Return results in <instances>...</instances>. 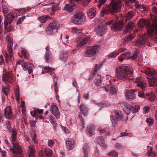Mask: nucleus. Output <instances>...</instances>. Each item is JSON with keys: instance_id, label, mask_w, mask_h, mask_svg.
<instances>
[{"instance_id": "1", "label": "nucleus", "mask_w": 157, "mask_h": 157, "mask_svg": "<svg viewBox=\"0 0 157 157\" xmlns=\"http://www.w3.org/2000/svg\"><path fill=\"white\" fill-rule=\"evenodd\" d=\"M116 78L117 81L129 80L133 75L132 70L128 66H120L116 68Z\"/></svg>"}, {"instance_id": "2", "label": "nucleus", "mask_w": 157, "mask_h": 157, "mask_svg": "<svg viewBox=\"0 0 157 157\" xmlns=\"http://www.w3.org/2000/svg\"><path fill=\"white\" fill-rule=\"evenodd\" d=\"M11 132L12 134L11 137V141L13 146L12 147H10V150L13 155L10 157H22L21 147L16 141V132L13 129L11 131Z\"/></svg>"}, {"instance_id": "3", "label": "nucleus", "mask_w": 157, "mask_h": 157, "mask_svg": "<svg viewBox=\"0 0 157 157\" xmlns=\"http://www.w3.org/2000/svg\"><path fill=\"white\" fill-rule=\"evenodd\" d=\"M152 10L154 14H151V19L152 21V25L147 21L144 20L140 21L143 25H147L148 32L150 35H152V33L154 31V29L156 32L157 31V8L155 6L153 7Z\"/></svg>"}, {"instance_id": "4", "label": "nucleus", "mask_w": 157, "mask_h": 157, "mask_svg": "<svg viewBox=\"0 0 157 157\" xmlns=\"http://www.w3.org/2000/svg\"><path fill=\"white\" fill-rule=\"evenodd\" d=\"M121 10V2L120 0L117 1L111 6H108L103 7L101 13V16L104 14H108L110 13L113 14Z\"/></svg>"}, {"instance_id": "5", "label": "nucleus", "mask_w": 157, "mask_h": 157, "mask_svg": "<svg viewBox=\"0 0 157 157\" xmlns=\"http://www.w3.org/2000/svg\"><path fill=\"white\" fill-rule=\"evenodd\" d=\"M144 26H146L147 32V25H144ZM154 31L152 33V35L150 34L149 33L147 32L148 34H144L140 36V37L137 39L134 43V44L136 46L138 47H141L144 46L147 43L148 40V37H153L155 36V37H156L157 31L156 32L155 29H154Z\"/></svg>"}, {"instance_id": "6", "label": "nucleus", "mask_w": 157, "mask_h": 157, "mask_svg": "<svg viewBox=\"0 0 157 157\" xmlns=\"http://www.w3.org/2000/svg\"><path fill=\"white\" fill-rule=\"evenodd\" d=\"M144 73L147 75V78L149 79L150 86H156L157 85V78L155 71L153 69L147 68Z\"/></svg>"}, {"instance_id": "7", "label": "nucleus", "mask_w": 157, "mask_h": 157, "mask_svg": "<svg viewBox=\"0 0 157 157\" xmlns=\"http://www.w3.org/2000/svg\"><path fill=\"white\" fill-rule=\"evenodd\" d=\"M14 16L13 13H9L8 15L5 17L4 21V29L5 33L11 32L12 28L10 25L11 23L13 21Z\"/></svg>"}, {"instance_id": "8", "label": "nucleus", "mask_w": 157, "mask_h": 157, "mask_svg": "<svg viewBox=\"0 0 157 157\" xmlns=\"http://www.w3.org/2000/svg\"><path fill=\"white\" fill-rule=\"evenodd\" d=\"M101 66V65H99L98 66L97 64H96L94 68V72L92 73L91 77L94 79V83L98 86H100L101 84V76L100 75L96 73Z\"/></svg>"}, {"instance_id": "9", "label": "nucleus", "mask_w": 157, "mask_h": 157, "mask_svg": "<svg viewBox=\"0 0 157 157\" xmlns=\"http://www.w3.org/2000/svg\"><path fill=\"white\" fill-rule=\"evenodd\" d=\"M59 24L56 21H54L50 23L46 29V34L48 35H51L55 34L57 32L59 28Z\"/></svg>"}, {"instance_id": "10", "label": "nucleus", "mask_w": 157, "mask_h": 157, "mask_svg": "<svg viewBox=\"0 0 157 157\" xmlns=\"http://www.w3.org/2000/svg\"><path fill=\"white\" fill-rule=\"evenodd\" d=\"M111 25V29L113 31H120L124 25L123 22L122 21H114V20H112L111 21L106 22L105 24V25Z\"/></svg>"}, {"instance_id": "11", "label": "nucleus", "mask_w": 157, "mask_h": 157, "mask_svg": "<svg viewBox=\"0 0 157 157\" xmlns=\"http://www.w3.org/2000/svg\"><path fill=\"white\" fill-rule=\"evenodd\" d=\"M115 115H111L110 118L113 125L115 127L118 124L119 122L123 121L124 116L121 111L118 110L115 111Z\"/></svg>"}, {"instance_id": "12", "label": "nucleus", "mask_w": 157, "mask_h": 157, "mask_svg": "<svg viewBox=\"0 0 157 157\" xmlns=\"http://www.w3.org/2000/svg\"><path fill=\"white\" fill-rule=\"evenodd\" d=\"M85 19L86 17L84 13H77L72 18L71 22L74 24L80 25L84 23Z\"/></svg>"}, {"instance_id": "13", "label": "nucleus", "mask_w": 157, "mask_h": 157, "mask_svg": "<svg viewBox=\"0 0 157 157\" xmlns=\"http://www.w3.org/2000/svg\"><path fill=\"white\" fill-rule=\"evenodd\" d=\"M99 45H95L93 47H89L87 48L83 54L84 56L87 57H90L97 53L100 49Z\"/></svg>"}, {"instance_id": "14", "label": "nucleus", "mask_w": 157, "mask_h": 157, "mask_svg": "<svg viewBox=\"0 0 157 157\" xmlns=\"http://www.w3.org/2000/svg\"><path fill=\"white\" fill-rule=\"evenodd\" d=\"M90 38V37L86 36L82 34L80 36L78 37L76 39V41L78 42L77 48L78 49H80L82 47L87 43Z\"/></svg>"}, {"instance_id": "15", "label": "nucleus", "mask_w": 157, "mask_h": 157, "mask_svg": "<svg viewBox=\"0 0 157 157\" xmlns=\"http://www.w3.org/2000/svg\"><path fill=\"white\" fill-rule=\"evenodd\" d=\"M2 80L5 84L12 83L13 81V75L11 72H5L2 75Z\"/></svg>"}, {"instance_id": "16", "label": "nucleus", "mask_w": 157, "mask_h": 157, "mask_svg": "<svg viewBox=\"0 0 157 157\" xmlns=\"http://www.w3.org/2000/svg\"><path fill=\"white\" fill-rule=\"evenodd\" d=\"M120 105L124 111L127 114L131 112L133 106L127 102L122 101L120 103Z\"/></svg>"}, {"instance_id": "17", "label": "nucleus", "mask_w": 157, "mask_h": 157, "mask_svg": "<svg viewBox=\"0 0 157 157\" xmlns=\"http://www.w3.org/2000/svg\"><path fill=\"white\" fill-rule=\"evenodd\" d=\"M50 111L56 118L59 119L60 118V113L56 103H53L52 104L50 107Z\"/></svg>"}, {"instance_id": "18", "label": "nucleus", "mask_w": 157, "mask_h": 157, "mask_svg": "<svg viewBox=\"0 0 157 157\" xmlns=\"http://www.w3.org/2000/svg\"><path fill=\"white\" fill-rule=\"evenodd\" d=\"M69 2L70 3L65 4L62 9L63 10L70 13L73 10L75 4L72 0H69Z\"/></svg>"}, {"instance_id": "19", "label": "nucleus", "mask_w": 157, "mask_h": 157, "mask_svg": "<svg viewBox=\"0 0 157 157\" xmlns=\"http://www.w3.org/2000/svg\"><path fill=\"white\" fill-rule=\"evenodd\" d=\"M65 142L66 147L68 150H72L75 147V142L74 139L68 138L66 140Z\"/></svg>"}, {"instance_id": "20", "label": "nucleus", "mask_w": 157, "mask_h": 157, "mask_svg": "<svg viewBox=\"0 0 157 157\" xmlns=\"http://www.w3.org/2000/svg\"><path fill=\"white\" fill-rule=\"evenodd\" d=\"M49 48L48 46L46 48V52L44 56L45 61L47 63H50L53 60L52 56Z\"/></svg>"}, {"instance_id": "21", "label": "nucleus", "mask_w": 157, "mask_h": 157, "mask_svg": "<svg viewBox=\"0 0 157 157\" xmlns=\"http://www.w3.org/2000/svg\"><path fill=\"white\" fill-rule=\"evenodd\" d=\"M23 69L25 71L28 70L29 74L33 72V65L30 63L25 62L21 64Z\"/></svg>"}, {"instance_id": "22", "label": "nucleus", "mask_w": 157, "mask_h": 157, "mask_svg": "<svg viewBox=\"0 0 157 157\" xmlns=\"http://www.w3.org/2000/svg\"><path fill=\"white\" fill-rule=\"evenodd\" d=\"M4 114L6 117L9 120H11L13 117L12 111L10 106H7L4 109Z\"/></svg>"}, {"instance_id": "23", "label": "nucleus", "mask_w": 157, "mask_h": 157, "mask_svg": "<svg viewBox=\"0 0 157 157\" xmlns=\"http://www.w3.org/2000/svg\"><path fill=\"white\" fill-rule=\"evenodd\" d=\"M68 56V52L67 51H62L60 52L59 59L64 62L67 61Z\"/></svg>"}, {"instance_id": "24", "label": "nucleus", "mask_w": 157, "mask_h": 157, "mask_svg": "<svg viewBox=\"0 0 157 157\" xmlns=\"http://www.w3.org/2000/svg\"><path fill=\"white\" fill-rule=\"evenodd\" d=\"M7 40L8 42V51L10 53L9 55L10 58H11L12 56V53L13 52V42L11 38L7 37Z\"/></svg>"}, {"instance_id": "25", "label": "nucleus", "mask_w": 157, "mask_h": 157, "mask_svg": "<svg viewBox=\"0 0 157 157\" xmlns=\"http://www.w3.org/2000/svg\"><path fill=\"white\" fill-rule=\"evenodd\" d=\"M125 96L128 100H133L136 98L134 91H133L132 90H127L126 91Z\"/></svg>"}, {"instance_id": "26", "label": "nucleus", "mask_w": 157, "mask_h": 157, "mask_svg": "<svg viewBox=\"0 0 157 157\" xmlns=\"http://www.w3.org/2000/svg\"><path fill=\"white\" fill-rule=\"evenodd\" d=\"M95 125L94 124H91L88 126L86 131V134L89 136L93 135L95 133Z\"/></svg>"}, {"instance_id": "27", "label": "nucleus", "mask_w": 157, "mask_h": 157, "mask_svg": "<svg viewBox=\"0 0 157 157\" xmlns=\"http://www.w3.org/2000/svg\"><path fill=\"white\" fill-rule=\"evenodd\" d=\"M133 83H136L138 87H140L143 90H145L147 86V85L145 82L141 81L139 79L134 81Z\"/></svg>"}, {"instance_id": "28", "label": "nucleus", "mask_w": 157, "mask_h": 157, "mask_svg": "<svg viewBox=\"0 0 157 157\" xmlns=\"http://www.w3.org/2000/svg\"><path fill=\"white\" fill-rule=\"evenodd\" d=\"M54 69L48 66H45L43 68V71L41 72L42 74H44L45 73H48L50 75H54V73L53 72Z\"/></svg>"}, {"instance_id": "29", "label": "nucleus", "mask_w": 157, "mask_h": 157, "mask_svg": "<svg viewBox=\"0 0 157 157\" xmlns=\"http://www.w3.org/2000/svg\"><path fill=\"white\" fill-rule=\"evenodd\" d=\"M82 149L84 157H88V155L90 152V148L88 144L85 143L83 145Z\"/></svg>"}, {"instance_id": "30", "label": "nucleus", "mask_w": 157, "mask_h": 157, "mask_svg": "<svg viewBox=\"0 0 157 157\" xmlns=\"http://www.w3.org/2000/svg\"><path fill=\"white\" fill-rule=\"evenodd\" d=\"M106 27L104 25H100L97 29V33L101 36L106 32Z\"/></svg>"}, {"instance_id": "31", "label": "nucleus", "mask_w": 157, "mask_h": 157, "mask_svg": "<svg viewBox=\"0 0 157 157\" xmlns=\"http://www.w3.org/2000/svg\"><path fill=\"white\" fill-rule=\"evenodd\" d=\"M96 140L98 144L103 147L105 148L107 147L103 137L98 136Z\"/></svg>"}, {"instance_id": "32", "label": "nucleus", "mask_w": 157, "mask_h": 157, "mask_svg": "<svg viewBox=\"0 0 157 157\" xmlns=\"http://www.w3.org/2000/svg\"><path fill=\"white\" fill-rule=\"evenodd\" d=\"M27 150L29 157H35V152L33 146H29Z\"/></svg>"}, {"instance_id": "33", "label": "nucleus", "mask_w": 157, "mask_h": 157, "mask_svg": "<svg viewBox=\"0 0 157 157\" xmlns=\"http://www.w3.org/2000/svg\"><path fill=\"white\" fill-rule=\"evenodd\" d=\"M79 109L82 113L84 115L86 116L88 113V109L86 106L83 104H81L79 106Z\"/></svg>"}, {"instance_id": "34", "label": "nucleus", "mask_w": 157, "mask_h": 157, "mask_svg": "<svg viewBox=\"0 0 157 157\" xmlns=\"http://www.w3.org/2000/svg\"><path fill=\"white\" fill-rule=\"evenodd\" d=\"M135 37L134 35L133 34H130L129 36L124 37L123 40V43L125 44L128 43L129 41L133 39Z\"/></svg>"}, {"instance_id": "35", "label": "nucleus", "mask_w": 157, "mask_h": 157, "mask_svg": "<svg viewBox=\"0 0 157 157\" xmlns=\"http://www.w3.org/2000/svg\"><path fill=\"white\" fill-rule=\"evenodd\" d=\"M134 26V25L132 22H128L126 26L125 31V32L127 33L129 32L133 29Z\"/></svg>"}, {"instance_id": "36", "label": "nucleus", "mask_w": 157, "mask_h": 157, "mask_svg": "<svg viewBox=\"0 0 157 157\" xmlns=\"http://www.w3.org/2000/svg\"><path fill=\"white\" fill-rule=\"evenodd\" d=\"M135 6L137 10L143 12L146 10V8L143 5L139 4L138 2H136Z\"/></svg>"}, {"instance_id": "37", "label": "nucleus", "mask_w": 157, "mask_h": 157, "mask_svg": "<svg viewBox=\"0 0 157 157\" xmlns=\"http://www.w3.org/2000/svg\"><path fill=\"white\" fill-rule=\"evenodd\" d=\"M43 110L42 109H35L33 112H30V114L34 117H36V114H40L43 113Z\"/></svg>"}, {"instance_id": "38", "label": "nucleus", "mask_w": 157, "mask_h": 157, "mask_svg": "<svg viewBox=\"0 0 157 157\" xmlns=\"http://www.w3.org/2000/svg\"><path fill=\"white\" fill-rule=\"evenodd\" d=\"M146 95L149 96L148 100L151 101H155V99L156 96L153 92L147 93L146 94Z\"/></svg>"}, {"instance_id": "39", "label": "nucleus", "mask_w": 157, "mask_h": 157, "mask_svg": "<svg viewBox=\"0 0 157 157\" xmlns=\"http://www.w3.org/2000/svg\"><path fill=\"white\" fill-rule=\"evenodd\" d=\"M44 153L46 157H52L53 151L49 148H45L44 151Z\"/></svg>"}, {"instance_id": "40", "label": "nucleus", "mask_w": 157, "mask_h": 157, "mask_svg": "<svg viewBox=\"0 0 157 157\" xmlns=\"http://www.w3.org/2000/svg\"><path fill=\"white\" fill-rule=\"evenodd\" d=\"M134 16L133 13L128 12L126 15L125 22H127L131 20Z\"/></svg>"}, {"instance_id": "41", "label": "nucleus", "mask_w": 157, "mask_h": 157, "mask_svg": "<svg viewBox=\"0 0 157 157\" xmlns=\"http://www.w3.org/2000/svg\"><path fill=\"white\" fill-rule=\"evenodd\" d=\"M71 31L73 33L77 35L82 34V30L78 29L76 27H73L72 28Z\"/></svg>"}, {"instance_id": "42", "label": "nucleus", "mask_w": 157, "mask_h": 157, "mask_svg": "<svg viewBox=\"0 0 157 157\" xmlns=\"http://www.w3.org/2000/svg\"><path fill=\"white\" fill-rule=\"evenodd\" d=\"M78 117L79 120L81 121V123L80 125V126H81L82 127L80 128V129L81 130H82L85 128V122L84 121V119L82 118L81 114H79L78 115Z\"/></svg>"}, {"instance_id": "43", "label": "nucleus", "mask_w": 157, "mask_h": 157, "mask_svg": "<svg viewBox=\"0 0 157 157\" xmlns=\"http://www.w3.org/2000/svg\"><path fill=\"white\" fill-rule=\"evenodd\" d=\"M95 10L93 8L90 9L88 13L89 17L90 18H92L95 15Z\"/></svg>"}, {"instance_id": "44", "label": "nucleus", "mask_w": 157, "mask_h": 157, "mask_svg": "<svg viewBox=\"0 0 157 157\" xmlns=\"http://www.w3.org/2000/svg\"><path fill=\"white\" fill-rule=\"evenodd\" d=\"M152 150V147H150L149 150L147 152L146 155L149 157H155L156 154Z\"/></svg>"}, {"instance_id": "45", "label": "nucleus", "mask_w": 157, "mask_h": 157, "mask_svg": "<svg viewBox=\"0 0 157 157\" xmlns=\"http://www.w3.org/2000/svg\"><path fill=\"white\" fill-rule=\"evenodd\" d=\"M57 77L56 76L54 77L53 78V81L54 84V90L55 93L57 94L58 92V89L57 87Z\"/></svg>"}, {"instance_id": "46", "label": "nucleus", "mask_w": 157, "mask_h": 157, "mask_svg": "<svg viewBox=\"0 0 157 157\" xmlns=\"http://www.w3.org/2000/svg\"><path fill=\"white\" fill-rule=\"evenodd\" d=\"M48 18L50 19V18L48 16H42L39 17L38 20L40 22L43 23L45 22Z\"/></svg>"}, {"instance_id": "47", "label": "nucleus", "mask_w": 157, "mask_h": 157, "mask_svg": "<svg viewBox=\"0 0 157 157\" xmlns=\"http://www.w3.org/2000/svg\"><path fill=\"white\" fill-rule=\"evenodd\" d=\"M116 90L115 87L113 86L109 85V93L111 95H115L116 93Z\"/></svg>"}, {"instance_id": "48", "label": "nucleus", "mask_w": 157, "mask_h": 157, "mask_svg": "<svg viewBox=\"0 0 157 157\" xmlns=\"http://www.w3.org/2000/svg\"><path fill=\"white\" fill-rule=\"evenodd\" d=\"M50 121L52 124L53 125L54 129L56 130L57 128V124L56 121L54 120L53 117H50Z\"/></svg>"}, {"instance_id": "49", "label": "nucleus", "mask_w": 157, "mask_h": 157, "mask_svg": "<svg viewBox=\"0 0 157 157\" xmlns=\"http://www.w3.org/2000/svg\"><path fill=\"white\" fill-rule=\"evenodd\" d=\"M119 55V52L117 51L113 52L110 53L108 56V57L110 58H114L116 57Z\"/></svg>"}, {"instance_id": "50", "label": "nucleus", "mask_w": 157, "mask_h": 157, "mask_svg": "<svg viewBox=\"0 0 157 157\" xmlns=\"http://www.w3.org/2000/svg\"><path fill=\"white\" fill-rule=\"evenodd\" d=\"M140 51L139 50H136L134 51L132 53V56H131L132 59L133 60H135L137 58V56L140 53Z\"/></svg>"}, {"instance_id": "51", "label": "nucleus", "mask_w": 157, "mask_h": 157, "mask_svg": "<svg viewBox=\"0 0 157 157\" xmlns=\"http://www.w3.org/2000/svg\"><path fill=\"white\" fill-rule=\"evenodd\" d=\"M31 9V8L29 7L26 10H25L24 8H20L18 9H14V10L15 11H20L22 13V14H24L28 12Z\"/></svg>"}, {"instance_id": "52", "label": "nucleus", "mask_w": 157, "mask_h": 157, "mask_svg": "<svg viewBox=\"0 0 157 157\" xmlns=\"http://www.w3.org/2000/svg\"><path fill=\"white\" fill-rule=\"evenodd\" d=\"M140 109V106L139 105H136L133 106V109L131 111L132 113H136L138 112Z\"/></svg>"}, {"instance_id": "53", "label": "nucleus", "mask_w": 157, "mask_h": 157, "mask_svg": "<svg viewBox=\"0 0 157 157\" xmlns=\"http://www.w3.org/2000/svg\"><path fill=\"white\" fill-rule=\"evenodd\" d=\"M21 52L25 59H26L28 58L29 56L28 53L25 49H22Z\"/></svg>"}, {"instance_id": "54", "label": "nucleus", "mask_w": 157, "mask_h": 157, "mask_svg": "<svg viewBox=\"0 0 157 157\" xmlns=\"http://www.w3.org/2000/svg\"><path fill=\"white\" fill-rule=\"evenodd\" d=\"M131 53L130 52H126L122 54V56L124 57V59H129L131 57Z\"/></svg>"}, {"instance_id": "55", "label": "nucleus", "mask_w": 157, "mask_h": 157, "mask_svg": "<svg viewBox=\"0 0 157 157\" xmlns=\"http://www.w3.org/2000/svg\"><path fill=\"white\" fill-rule=\"evenodd\" d=\"M146 122L149 126H151L154 123V119L150 117L147 119Z\"/></svg>"}, {"instance_id": "56", "label": "nucleus", "mask_w": 157, "mask_h": 157, "mask_svg": "<svg viewBox=\"0 0 157 157\" xmlns=\"http://www.w3.org/2000/svg\"><path fill=\"white\" fill-rule=\"evenodd\" d=\"M2 10L4 16L5 17L6 16V15H8V14H8H7L8 12V9L6 7V6H3L2 7Z\"/></svg>"}, {"instance_id": "57", "label": "nucleus", "mask_w": 157, "mask_h": 157, "mask_svg": "<svg viewBox=\"0 0 157 157\" xmlns=\"http://www.w3.org/2000/svg\"><path fill=\"white\" fill-rule=\"evenodd\" d=\"M15 94L16 99L17 100L19 101V94L18 88H16L15 90Z\"/></svg>"}, {"instance_id": "58", "label": "nucleus", "mask_w": 157, "mask_h": 157, "mask_svg": "<svg viewBox=\"0 0 157 157\" xmlns=\"http://www.w3.org/2000/svg\"><path fill=\"white\" fill-rule=\"evenodd\" d=\"M2 94H3V93H4V94L6 96H8V92L9 90V89L8 88H6L5 87H4L3 86H2Z\"/></svg>"}, {"instance_id": "59", "label": "nucleus", "mask_w": 157, "mask_h": 157, "mask_svg": "<svg viewBox=\"0 0 157 157\" xmlns=\"http://www.w3.org/2000/svg\"><path fill=\"white\" fill-rule=\"evenodd\" d=\"M48 146L50 147H52L55 144V142L54 140H49L48 142Z\"/></svg>"}, {"instance_id": "60", "label": "nucleus", "mask_w": 157, "mask_h": 157, "mask_svg": "<svg viewBox=\"0 0 157 157\" xmlns=\"http://www.w3.org/2000/svg\"><path fill=\"white\" fill-rule=\"evenodd\" d=\"M109 155L110 156L117 157L118 155V153L116 151H111L110 153H109Z\"/></svg>"}, {"instance_id": "61", "label": "nucleus", "mask_w": 157, "mask_h": 157, "mask_svg": "<svg viewBox=\"0 0 157 157\" xmlns=\"http://www.w3.org/2000/svg\"><path fill=\"white\" fill-rule=\"evenodd\" d=\"M143 110L144 113L146 114L150 112V108L148 106H146L144 108Z\"/></svg>"}, {"instance_id": "62", "label": "nucleus", "mask_w": 157, "mask_h": 157, "mask_svg": "<svg viewBox=\"0 0 157 157\" xmlns=\"http://www.w3.org/2000/svg\"><path fill=\"white\" fill-rule=\"evenodd\" d=\"M109 85H108L107 86H102L100 87L101 90H105L107 92L109 91Z\"/></svg>"}, {"instance_id": "63", "label": "nucleus", "mask_w": 157, "mask_h": 157, "mask_svg": "<svg viewBox=\"0 0 157 157\" xmlns=\"http://www.w3.org/2000/svg\"><path fill=\"white\" fill-rule=\"evenodd\" d=\"M98 130L99 132L101 133H105L106 131L105 129V128H103L101 126H100L99 127Z\"/></svg>"}, {"instance_id": "64", "label": "nucleus", "mask_w": 157, "mask_h": 157, "mask_svg": "<svg viewBox=\"0 0 157 157\" xmlns=\"http://www.w3.org/2000/svg\"><path fill=\"white\" fill-rule=\"evenodd\" d=\"M90 95L89 92H88L86 93H84L83 95V98L87 99L89 98Z\"/></svg>"}]
</instances>
